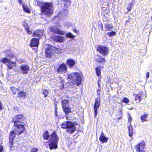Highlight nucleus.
Here are the masks:
<instances>
[{
    "label": "nucleus",
    "instance_id": "1",
    "mask_svg": "<svg viewBox=\"0 0 152 152\" xmlns=\"http://www.w3.org/2000/svg\"><path fill=\"white\" fill-rule=\"evenodd\" d=\"M42 137L43 139L45 140H48L50 137L48 142L50 150L56 149L58 148L59 137L56 131L52 132L49 135L48 131L46 130L43 133Z\"/></svg>",
    "mask_w": 152,
    "mask_h": 152
},
{
    "label": "nucleus",
    "instance_id": "2",
    "mask_svg": "<svg viewBox=\"0 0 152 152\" xmlns=\"http://www.w3.org/2000/svg\"><path fill=\"white\" fill-rule=\"evenodd\" d=\"M82 75L81 73L79 72L73 73L71 74L68 75L67 77L70 80V82L67 83V88L71 89V90H67L68 91L72 92L74 91H72V88H73V85L75 84L77 86L80 85L82 81Z\"/></svg>",
    "mask_w": 152,
    "mask_h": 152
},
{
    "label": "nucleus",
    "instance_id": "3",
    "mask_svg": "<svg viewBox=\"0 0 152 152\" xmlns=\"http://www.w3.org/2000/svg\"><path fill=\"white\" fill-rule=\"evenodd\" d=\"M42 14L48 16L51 15L53 13L52 5L50 3H43L41 6Z\"/></svg>",
    "mask_w": 152,
    "mask_h": 152
},
{
    "label": "nucleus",
    "instance_id": "4",
    "mask_svg": "<svg viewBox=\"0 0 152 152\" xmlns=\"http://www.w3.org/2000/svg\"><path fill=\"white\" fill-rule=\"evenodd\" d=\"M61 53V50L59 49L54 47L47 48L45 50V56L48 58L51 57L54 53L59 54Z\"/></svg>",
    "mask_w": 152,
    "mask_h": 152
},
{
    "label": "nucleus",
    "instance_id": "5",
    "mask_svg": "<svg viewBox=\"0 0 152 152\" xmlns=\"http://www.w3.org/2000/svg\"><path fill=\"white\" fill-rule=\"evenodd\" d=\"M12 122L14 124H25L26 119L22 114H19L13 118Z\"/></svg>",
    "mask_w": 152,
    "mask_h": 152
},
{
    "label": "nucleus",
    "instance_id": "6",
    "mask_svg": "<svg viewBox=\"0 0 152 152\" xmlns=\"http://www.w3.org/2000/svg\"><path fill=\"white\" fill-rule=\"evenodd\" d=\"M25 124H14V130L17 132V134L19 135L23 133L26 130V128L24 126Z\"/></svg>",
    "mask_w": 152,
    "mask_h": 152
},
{
    "label": "nucleus",
    "instance_id": "7",
    "mask_svg": "<svg viewBox=\"0 0 152 152\" xmlns=\"http://www.w3.org/2000/svg\"><path fill=\"white\" fill-rule=\"evenodd\" d=\"M97 50L101 54L106 56L108 53V49L107 48L102 46H99L97 47Z\"/></svg>",
    "mask_w": 152,
    "mask_h": 152
},
{
    "label": "nucleus",
    "instance_id": "8",
    "mask_svg": "<svg viewBox=\"0 0 152 152\" xmlns=\"http://www.w3.org/2000/svg\"><path fill=\"white\" fill-rule=\"evenodd\" d=\"M16 136L15 132L14 130L11 131L10 133L9 139V143L10 147L12 148L13 145V141Z\"/></svg>",
    "mask_w": 152,
    "mask_h": 152
},
{
    "label": "nucleus",
    "instance_id": "9",
    "mask_svg": "<svg viewBox=\"0 0 152 152\" xmlns=\"http://www.w3.org/2000/svg\"><path fill=\"white\" fill-rule=\"evenodd\" d=\"M76 129V127L73 123L71 122L67 121V132L72 134Z\"/></svg>",
    "mask_w": 152,
    "mask_h": 152
},
{
    "label": "nucleus",
    "instance_id": "10",
    "mask_svg": "<svg viewBox=\"0 0 152 152\" xmlns=\"http://www.w3.org/2000/svg\"><path fill=\"white\" fill-rule=\"evenodd\" d=\"M39 43V39L35 38H32L30 41V46L31 47H38Z\"/></svg>",
    "mask_w": 152,
    "mask_h": 152
},
{
    "label": "nucleus",
    "instance_id": "11",
    "mask_svg": "<svg viewBox=\"0 0 152 152\" xmlns=\"http://www.w3.org/2000/svg\"><path fill=\"white\" fill-rule=\"evenodd\" d=\"M145 148V145L143 143H139L134 146L137 152H143V149Z\"/></svg>",
    "mask_w": 152,
    "mask_h": 152
},
{
    "label": "nucleus",
    "instance_id": "12",
    "mask_svg": "<svg viewBox=\"0 0 152 152\" xmlns=\"http://www.w3.org/2000/svg\"><path fill=\"white\" fill-rule=\"evenodd\" d=\"M20 67L22 73L24 74H27L30 69L29 66L26 64L22 65L20 66Z\"/></svg>",
    "mask_w": 152,
    "mask_h": 152
},
{
    "label": "nucleus",
    "instance_id": "13",
    "mask_svg": "<svg viewBox=\"0 0 152 152\" xmlns=\"http://www.w3.org/2000/svg\"><path fill=\"white\" fill-rule=\"evenodd\" d=\"M66 66L64 63L60 65L57 69L56 71L58 72L63 73L66 71Z\"/></svg>",
    "mask_w": 152,
    "mask_h": 152
},
{
    "label": "nucleus",
    "instance_id": "14",
    "mask_svg": "<svg viewBox=\"0 0 152 152\" xmlns=\"http://www.w3.org/2000/svg\"><path fill=\"white\" fill-rule=\"evenodd\" d=\"M100 100L97 98L95 100V102L94 106V110L95 113V117L97 115V108H99L100 104Z\"/></svg>",
    "mask_w": 152,
    "mask_h": 152
},
{
    "label": "nucleus",
    "instance_id": "15",
    "mask_svg": "<svg viewBox=\"0 0 152 152\" xmlns=\"http://www.w3.org/2000/svg\"><path fill=\"white\" fill-rule=\"evenodd\" d=\"M54 42H62L64 40V38L62 36H54L51 37Z\"/></svg>",
    "mask_w": 152,
    "mask_h": 152
},
{
    "label": "nucleus",
    "instance_id": "16",
    "mask_svg": "<svg viewBox=\"0 0 152 152\" xmlns=\"http://www.w3.org/2000/svg\"><path fill=\"white\" fill-rule=\"evenodd\" d=\"M26 92L23 91H19L18 93L17 94V97L19 99H26Z\"/></svg>",
    "mask_w": 152,
    "mask_h": 152
},
{
    "label": "nucleus",
    "instance_id": "17",
    "mask_svg": "<svg viewBox=\"0 0 152 152\" xmlns=\"http://www.w3.org/2000/svg\"><path fill=\"white\" fill-rule=\"evenodd\" d=\"M43 34V33L41 30L37 29L35 31H34L33 33V36L39 38L41 37Z\"/></svg>",
    "mask_w": 152,
    "mask_h": 152
},
{
    "label": "nucleus",
    "instance_id": "18",
    "mask_svg": "<svg viewBox=\"0 0 152 152\" xmlns=\"http://www.w3.org/2000/svg\"><path fill=\"white\" fill-rule=\"evenodd\" d=\"M23 26L25 28V30L26 31V33L30 35L32 34V31L31 30L30 27L27 23H25L23 25Z\"/></svg>",
    "mask_w": 152,
    "mask_h": 152
},
{
    "label": "nucleus",
    "instance_id": "19",
    "mask_svg": "<svg viewBox=\"0 0 152 152\" xmlns=\"http://www.w3.org/2000/svg\"><path fill=\"white\" fill-rule=\"evenodd\" d=\"M99 141L103 143L107 142L108 139L105 137L103 132H102L99 138Z\"/></svg>",
    "mask_w": 152,
    "mask_h": 152
},
{
    "label": "nucleus",
    "instance_id": "20",
    "mask_svg": "<svg viewBox=\"0 0 152 152\" xmlns=\"http://www.w3.org/2000/svg\"><path fill=\"white\" fill-rule=\"evenodd\" d=\"M104 26L105 31H110L113 28V26L112 24H108L107 23H106L104 24Z\"/></svg>",
    "mask_w": 152,
    "mask_h": 152
},
{
    "label": "nucleus",
    "instance_id": "21",
    "mask_svg": "<svg viewBox=\"0 0 152 152\" xmlns=\"http://www.w3.org/2000/svg\"><path fill=\"white\" fill-rule=\"evenodd\" d=\"M75 64V61L72 59H69L67 60V65L71 68Z\"/></svg>",
    "mask_w": 152,
    "mask_h": 152
},
{
    "label": "nucleus",
    "instance_id": "22",
    "mask_svg": "<svg viewBox=\"0 0 152 152\" xmlns=\"http://www.w3.org/2000/svg\"><path fill=\"white\" fill-rule=\"evenodd\" d=\"M61 103L64 111L66 114V100H62L61 102Z\"/></svg>",
    "mask_w": 152,
    "mask_h": 152
},
{
    "label": "nucleus",
    "instance_id": "23",
    "mask_svg": "<svg viewBox=\"0 0 152 152\" xmlns=\"http://www.w3.org/2000/svg\"><path fill=\"white\" fill-rule=\"evenodd\" d=\"M128 128V129L129 130V136L130 137H132L133 134V128L132 126H131V124H130V123L129 124Z\"/></svg>",
    "mask_w": 152,
    "mask_h": 152
},
{
    "label": "nucleus",
    "instance_id": "24",
    "mask_svg": "<svg viewBox=\"0 0 152 152\" xmlns=\"http://www.w3.org/2000/svg\"><path fill=\"white\" fill-rule=\"evenodd\" d=\"M98 58H96V61L99 63L105 62L106 61L104 57H103L100 55H97Z\"/></svg>",
    "mask_w": 152,
    "mask_h": 152
},
{
    "label": "nucleus",
    "instance_id": "25",
    "mask_svg": "<svg viewBox=\"0 0 152 152\" xmlns=\"http://www.w3.org/2000/svg\"><path fill=\"white\" fill-rule=\"evenodd\" d=\"M11 91H12V94L13 95H15L16 94L17 92L19 91V88H16L14 87H10Z\"/></svg>",
    "mask_w": 152,
    "mask_h": 152
},
{
    "label": "nucleus",
    "instance_id": "26",
    "mask_svg": "<svg viewBox=\"0 0 152 152\" xmlns=\"http://www.w3.org/2000/svg\"><path fill=\"white\" fill-rule=\"evenodd\" d=\"M9 64L7 65L8 68L9 69H12L13 67V65L14 66H15L16 62L13 61H10V62L8 63Z\"/></svg>",
    "mask_w": 152,
    "mask_h": 152
},
{
    "label": "nucleus",
    "instance_id": "27",
    "mask_svg": "<svg viewBox=\"0 0 152 152\" xmlns=\"http://www.w3.org/2000/svg\"><path fill=\"white\" fill-rule=\"evenodd\" d=\"M22 7L23 10L26 13H30V11L28 7L27 6L25 5L24 4H22Z\"/></svg>",
    "mask_w": 152,
    "mask_h": 152
},
{
    "label": "nucleus",
    "instance_id": "28",
    "mask_svg": "<svg viewBox=\"0 0 152 152\" xmlns=\"http://www.w3.org/2000/svg\"><path fill=\"white\" fill-rule=\"evenodd\" d=\"M134 95L135 96V99L136 101V102L139 103L140 101V99L141 97L140 96L141 95V94L140 95L135 94Z\"/></svg>",
    "mask_w": 152,
    "mask_h": 152
},
{
    "label": "nucleus",
    "instance_id": "29",
    "mask_svg": "<svg viewBox=\"0 0 152 152\" xmlns=\"http://www.w3.org/2000/svg\"><path fill=\"white\" fill-rule=\"evenodd\" d=\"M10 60L7 58L4 57L2 58L0 61L4 64H5L6 63H9L10 62Z\"/></svg>",
    "mask_w": 152,
    "mask_h": 152
},
{
    "label": "nucleus",
    "instance_id": "30",
    "mask_svg": "<svg viewBox=\"0 0 152 152\" xmlns=\"http://www.w3.org/2000/svg\"><path fill=\"white\" fill-rule=\"evenodd\" d=\"M57 29L58 28H56L55 26H51L49 28V29L50 32L56 34Z\"/></svg>",
    "mask_w": 152,
    "mask_h": 152
},
{
    "label": "nucleus",
    "instance_id": "31",
    "mask_svg": "<svg viewBox=\"0 0 152 152\" xmlns=\"http://www.w3.org/2000/svg\"><path fill=\"white\" fill-rule=\"evenodd\" d=\"M96 73L97 76L99 77L101 76V69L99 67L96 68H95Z\"/></svg>",
    "mask_w": 152,
    "mask_h": 152
},
{
    "label": "nucleus",
    "instance_id": "32",
    "mask_svg": "<svg viewBox=\"0 0 152 152\" xmlns=\"http://www.w3.org/2000/svg\"><path fill=\"white\" fill-rule=\"evenodd\" d=\"M42 93L44 95V97H46L48 96L49 91L47 89H44L43 90Z\"/></svg>",
    "mask_w": 152,
    "mask_h": 152
},
{
    "label": "nucleus",
    "instance_id": "33",
    "mask_svg": "<svg viewBox=\"0 0 152 152\" xmlns=\"http://www.w3.org/2000/svg\"><path fill=\"white\" fill-rule=\"evenodd\" d=\"M148 116V115L147 114H145L141 116V119L142 122H144L145 121H147L146 119L147 118Z\"/></svg>",
    "mask_w": 152,
    "mask_h": 152
},
{
    "label": "nucleus",
    "instance_id": "34",
    "mask_svg": "<svg viewBox=\"0 0 152 152\" xmlns=\"http://www.w3.org/2000/svg\"><path fill=\"white\" fill-rule=\"evenodd\" d=\"M56 34L63 35L65 34V32L58 28Z\"/></svg>",
    "mask_w": 152,
    "mask_h": 152
},
{
    "label": "nucleus",
    "instance_id": "35",
    "mask_svg": "<svg viewBox=\"0 0 152 152\" xmlns=\"http://www.w3.org/2000/svg\"><path fill=\"white\" fill-rule=\"evenodd\" d=\"M116 34L115 31H112L111 32H108L107 34L110 37H112L115 36Z\"/></svg>",
    "mask_w": 152,
    "mask_h": 152
},
{
    "label": "nucleus",
    "instance_id": "36",
    "mask_svg": "<svg viewBox=\"0 0 152 152\" xmlns=\"http://www.w3.org/2000/svg\"><path fill=\"white\" fill-rule=\"evenodd\" d=\"M71 38L72 39H74L75 36L70 32L67 33V37Z\"/></svg>",
    "mask_w": 152,
    "mask_h": 152
},
{
    "label": "nucleus",
    "instance_id": "37",
    "mask_svg": "<svg viewBox=\"0 0 152 152\" xmlns=\"http://www.w3.org/2000/svg\"><path fill=\"white\" fill-rule=\"evenodd\" d=\"M61 127L63 129L66 128V121L63 122L61 124Z\"/></svg>",
    "mask_w": 152,
    "mask_h": 152
},
{
    "label": "nucleus",
    "instance_id": "38",
    "mask_svg": "<svg viewBox=\"0 0 152 152\" xmlns=\"http://www.w3.org/2000/svg\"><path fill=\"white\" fill-rule=\"evenodd\" d=\"M129 117L128 118V125H129V124L130 123L131 124V122L132 121V118L131 117L130 115V114H128Z\"/></svg>",
    "mask_w": 152,
    "mask_h": 152
},
{
    "label": "nucleus",
    "instance_id": "39",
    "mask_svg": "<svg viewBox=\"0 0 152 152\" xmlns=\"http://www.w3.org/2000/svg\"><path fill=\"white\" fill-rule=\"evenodd\" d=\"M101 79V77H100V78H99L98 79V92L100 89V79Z\"/></svg>",
    "mask_w": 152,
    "mask_h": 152
},
{
    "label": "nucleus",
    "instance_id": "40",
    "mask_svg": "<svg viewBox=\"0 0 152 152\" xmlns=\"http://www.w3.org/2000/svg\"><path fill=\"white\" fill-rule=\"evenodd\" d=\"M123 101L124 102L126 103H128L129 102V99L126 97H125L123 99Z\"/></svg>",
    "mask_w": 152,
    "mask_h": 152
},
{
    "label": "nucleus",
    "instance_id": "41",
    "mask_svg": "<svg viewBox=\"0 0 152 152\" xmlns=\"http://www.w3.org/2000/svg\"><path fill=\"white\" fill-rule=\"evenodd\" d=\"M38 151V149L37 148H34L31 149V152H37Z\"/></svg>",
    "mask_w": 152,
    "mask_h": 152
},
{
    "label": "nucleus",
    "instance_id": "42",
    "mask_svg": "<svg viewBox=\"0 0 152 152\" xmlns=\"http://www.w3.org/2000/svg\"><path fill=\"white\" fill-rule=\"evenodd\" d=\"M4 151V147L3 146L0 144V152H3Z\"/></svg>",
    "mask_w": 152,
    "mask_h": 152
},
{
    "label": "nucleus",
    "instance_id": "43",
    "mask_svg": "<svg viewBox=\"0 0 152 152\" xmlns=\"http://www.w3.org/2000/svg\"><path fill=\"white\" fill-rule=\"evenodd\" d=\"M14 54H12L11 55H7V56L10 58H12L14 57Z\"/></svg>",
    "mask_w": 152,
    "mask_h": 152
},
{
    "label": "nucleus",
    "instance_id": "44",
    "mask_svg": "<svg viewBox=\"0 0 152 152\" xmlns=\"http://www.w3.org/2000/svg\"><path fill=\"white\" fill-rule=\"evenodd\" d=\"M55 114L56 116H58V115L57 114V108H56V107H55Z\"/></svg>",
    "mask_w": 152,
    "mask_h": 152
},
{
    "label": "nucleus",
    "instance_id": "45",
    "mask_svg": "<svg viewBox=\"0 0 152 152\" xmlns=\"http://www.w3.org/2000/svg\"><path fill=\"white\" fill-rule=\"evenodd\" d=\"M2 104L1 101H0V110H2Z\"/></svg>",
    "mask_w": 152,
    "mask_h": 152
},
{
    "label": "nucleus",
    "instance_id": "46",
    "mask_svg": "<svg viewBox=\"0 0 152 152\" xmlns=\"http://www.w3.org/2000/svg\"><path fill=\"white\" fill-rule=\"evenodd\" d=\"M71 112V110L69 107H67V114L68 113H70Z\"/></svg>",
    "mask_w": 152,
    "mask_h": 152
},
{
    "label": "nucleus",
    "instance_id": "47",
    "mask_svg": "<svg viewBox=\"0 0 152 152\" xmlns=\"http://www.w3.org/2000/svg\"><path fill=\"white\" fill-rule=\"evenodd\" d=\"M146 77H147V78H148L149 77V72H147L146 73Z\"/></svg>",
    "mask_w": 152,
    "mask_h": 152
},
{
    "label": "nucleus",
    "instance_id": "48",
    "mask_svg": "<svg viewBox=\"0 0 152 152\" xmlns=\"http://www.w3.org/2000/svg\"><path fill=\"white\" fill-rule=\"evenodd\" d=\"M71 4V1L70 0L68 1L67 0V5L68 4L69 5L70 4Z\"/></svg>",
    "mask_w": 152,
    "mask_h": 152
},
{
    "label": "nucleus",
    "instance_id": "49",
    "mask_svg": "<svg viewBox=\"0 0 152 152\" xmlns=\"http://www.w3.org/2000/svg\"><path fill=\"white\" fill-rule=\"evenodd\" d=\"M100 26L101 28V30L102 31L103 30V25L102 24H101V25Z\"/></svg>",
    "mask_w": 152,
    "mask_h": 152
},
{
    "label": "nucleus",
    "instance_id": "50",
    "mask_svg": "<svg viewBox=\"0 0 152 152\" xmlns=\"http://www.w3.org/2000/svg\"><path fill=\"white\" fill-rule=\"evenodd\" d=\"M150 71H151V72H152V66H151L150 67Z\"/></svg>",
    "mask_w": 152,
    "mask_h": 152
},
{
    "label": "nucleus",
    "instance_id": "51",
    "mask_svg": "<svg viewBox=\"0 0 152 152\" xmlns=\"http://www.w3.org/2000/svg\"><path fill=\"white\" fill-rule=\"evenodd\" d=\"M131 7L129 8V7H127V9L128 10V12L130 11Z\"/></svg>",
    "mask_w": 152,
    "mask_h": 152
},
{
    "label": "nucleus",
    "instance_id": "52",
    "mask_svg": "<svg viewBox=\"0 0 152 152\" xmlns=\"http://www.w3.org/2000/svg\"><path fill=\"white\" fill-rule=\"evenodd\" d=\"M18 2L20 4H21L22 3V1L21 0H19Z\"/></svg>",
    "mask_w": 152,
    "mask_h": 152
},
{
    "label": "nucleus",
    "instance_id": "53",
    "mask_svg": "<svg viewBox=\"0 0 152 152\" xmlns=\"http://www.w3.org/2000/svg\"><path fill=\"white\" fill-rule=\"evenodd\" d=\"M74 31H75V32L76 31V30L75 29V30H74Z\"/></svg>",
    "mask_w": 152,
    "mask_h": 152
}]
</instances>
